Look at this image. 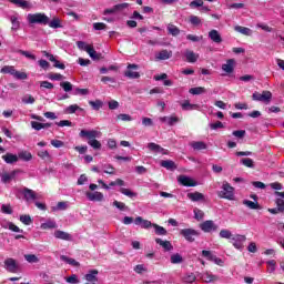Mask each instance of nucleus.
Masks as SVG:
<instances>
[{
  "mask_svg": "<svg viewBox=\"0 0 284 284\" xmlns=\"http://www.w3.org/2000/svg\"><path fill=\"white\" fill-rule=\"evenodd\" d=\"M178 182L180 185H183L184 187H196L199 185V183H196L194 179L187 175H180L178 178Z\"/></svg>",
  "mask_w": 284,
  "mask_h": 284,
  "instance_id": "9",
  "label": "nucleus"
},
{
  "mask_svg": "<svg viewBox=\"0 0 284 284\" xmlns=\"http://www.w3.org/2000/svg\"><path fill=\"white\" fill-rule=\"evenodd\" d=\"M243 205H246V207H248L250 210H261V204H258V202L244 200Z\"/></svg>",
  "mask_w": 284,
  "mask_h": 284,
  "instance_id": "39",
  "label": "nucleus"
},
{
  "mask_svg": "<svg viewBox=\"0 0 284 284\" xmlns=\"http://www.w3.org/2000/svg\"><path fill=\"white\" fill-rule=\"evenodd\" d=\"M65 281L67 283L78 284L79 277L77 276V274H72L71 276L67 277Z\"/></svg>",
  "mask_w": 284,
  "mask_h": 284,
  "instance_id": "64",
  "label": "nucleus"
},
{
  "mask_svg": "<svg viewBox=\"0 0 284 284\" xmlns=\"http://www.w3.org/2000/svg\"><path fill=\"white\" fill-rule=\"evenodd\" d=\"M60 88L64 90V92H72V83L64 81L60 83Z\"/></svg>",
  "mask_w": 284,
  "mask_h": 284,
  "instance_id": "58",
  "label": "nucleus"
},
{
  "mask_svg": "<svg viewBox=\"0 0 284 284\" xmlns=\"http://www.w3.org/2000/svg\"><path fill=\"white\" fill-rule=\"evenodd\" d=\"M253 101H261L262 103H268L272 102V92L271 91H263L262 93L254 92L252 95Z\"/></svg>",
  "mask_w": 284,
  "mask_h": 284,
  "instance_id": "6",
  "label": "nucleus"
},
{
  "mask_svg": "<svg viewBox=\"0 0 284 284\" xmlns=\"http://www.w3.org/2000/svg\"><path fill=\"white\" fill-rule=\"evenodd\" d=\"M88 54L92 61H101V59H103V54L98 53L97 50H94V47L92 49H88Z\"/></svg>",
  "mask_w": 284,
  "mask_h": 284,
  "instance_id": "33",
  "label": "nucleus"
},
{
  "mask_svg": "<svg viewBox=\"0 0 284 284\" xmlns=\"http://www.w3.org/2000/svg\"><path fill=\"white\" fill-rule=\"evenodd\" d=\"M202 256H204V258H206L207 261H212L213 263H215V265L223 266V260L219 258L211 251H202Z\"/></svg>",
  "mask_w": 284,
  "mask_h": 284,
  "instance_id": "13",
  "label": "nucleus"
},
{
  "mask_svg": "<svg viewBox=\"0 0 284 284\" xmlns=\"http://www.w3.org/2000/svg\"><path fill=\"white\" fill-rule=\"evenodd\" d=\"M20 194L23 195L27 203H29V201H37V199H39V196H37V192L28 187H23L22 190H20Z\"/></svg>",
  "mask_w": 284,
  "mask_h": 284,
  "instance_id": "12",
  "label": "nucleus"
},
{
  "mask_svg": "<svg viewBox=\"0 0 284 284\" xmlns=\"http://www.w3.org/2000/svg\"><path fill=\"white\" fill-rule=\"evenodd\" d=\"M190 145L193 150H207V144L203 141L191 142Z\"/></svg>",
  "mask_w": 284,
  "mask_h": 284,
  "instance_id": "38",
  "label": "nucleus"
},
{
  "mask_svg": "<svg viewBox=\"0 0 284 284\" xmlns=\"http://www.w3.org/2000/svg\"><path fill=\"white\" fill-rule=\"evenodd\" d=\"M108 24L103 22H94L93 23V30H106Z\"/></svg>",
  "mask_w": 284,
  "mask_h": 284,
  "instance_id": "62",
  "label": "nucleus"
},
{
  "mask_svg": "<svg viewBox=\"0 0 284 284\" xmlns=\"http://www.w3.org/2000/svg\"><path fill=\"white\" fill-rule=\"evenodd\" d=\"M155 243L158 245H161V247H163L164 252H172V250H174V246L172 245V243L170 241H163L161 239H155Z\"/></svg>",
  "mask_w": 284,
  "mask_h": 284,
  "instance_id": "23",
  "label": "nucleus"
},
{
  "mask_svg": "<svg viewBox=\"0 0 284 284\" xmlns=\"http://www.w3.org/2000/svg\"><path fill=\"white\" fill-rule=\"evenodd\" d=\"M2 159L6 163H8L9 165H12V163H17V161H19V155L7 153L2 155Z\"/></svg>",
  "mask_w": 284,
  "mask_h": 284,
  "instance_id": "29",
  "label": "nucleus"
},
{
  "mask_svg": "<svg viewBox=\"0 0 284 284\" xmlns=\"http://www.w3.org/2000/svg\"><path fill=\"white\" fill-rule=\"evenodd\" d=\"M85 196L89 201H98L101 202L103 201V193L95 191V192H87Z\"/></svg>",
  "mask_w": 284,
  "mask_h": 284,
  "instance_id": "24",
  "label": "nucleus"
},
{
  "mask_svg": "<svg viewBox=\"0 0 284 284\" xmlns=\"http://www.w3.org/2000/svg\"><path fill=\"white\" fill-rule=\"evenodd\" d=\"M54 237L55 239H60L61 241H71L72 236L70 235V233L58 230L54 232Z\"/></svg>",
  "mask_w": 284,
  "mask_h": 284,
  "instance_id": "30",
  "label": "nucleus"
},
{
  "mask_svg": "<svg viewBox=\"0 0 284 284\" xmlns=\"http://www.w3.org/2000/svg\"><path fill=\"white\" fill-rule=\"evenodd\" d=\"M160 121L162 123H168V125H175V123H179V118H176V116H162V118H160Z\"/></svg>",
  "mask_w": 284,
  "mask_h": 284,
  "instance_id": "36",
  "label": "nucleus"
},
{
  "mask_svg": "<svg viewBox=\"0 0 284 284\" xmlns=\"http://www.w3.org/2000/svg\"><path fill=\"white\" fill-rule=\"evenodd\" d=\"M89 105L95 111L101 110L103 108V101L101 100H95V101H89Z\"/></svg>",
  "mask_w": 284,
  "mask_h": 284,
  "instance_id": "48",
  "label": "nucleus"
},
{
  "mask_svg": "<svg viewBox=\"0 0 284 284\" xmlns=\"http://www.w3.org/2000/svg\"><path fill=\"white\" fill-rule=\"evenodd\" d=\"M189 92L190 94L199 95V94H205L206 90L203 87H196V88H191Z\"/></svg>",
  "mask_w": 284,
  "mask_h": 284,
  "instance_id": "46",
  "label": "nucleus"
},
{
  "mask_svg": "<svg viewBox=\"0 0 284 284\" xmlns=\"http://www.w3.org/2000/svg\"><path fill=\"white\" fill-rule=\"evenodd\" d=\"M209 38L211 39V41H213L214 43H223V38H221V33H219L216 30H211L209 32Z\"/></svg>",
  "mask_w": 284,
  "mask_h": 284,
  "instance_id": "28",
  "label": "nucleus"
},
{
  "mask_svg": "<svg viewBox=\"0 0 284 284\" xmlns=\"http://www.w3.org/2000/svg\"><path fill=\"white\" fill-rule=\"evenodd\" d=\"M29 23H38L39 26H48L49 18L45 13H29L27 17Z\"/></svg>",
  "mask_w": 284,
  "mask_h": 284,
  "instance_id": "3",
  "label": "nucleus"
},
{
  "mask_svg": "<svg viewBox=\"0 0 284 284\" xmlns=\"http://www.w3.org/2000/svg\"><path fill=\"white\" fill-rule=\"evenodd\" d=\"M233 241V246L236 250H243V243H245V241H247V237H245V235H235L232 237Z\"/></svg>",
  "mask_w": 284,
  "mask_h": 284,
  "instance_id": "16",
  "label": "nucleus"
},
{
  "mask_svg": "<svg viewBox=\"0 0 284 284\" xmlns=\"http://www.w3.org/2000/svg\"><path fill=\"white\" fill-rule=\"evenodd\" d=\"M42 54L47 57V59H49L51 63H53V68H58L59 70H65V64L60 63L59 60H57V58H54L53 54H51L48 51H42Z\"/></svg>",
  "mask_w": 284,
  "mask_h": 284,
  "instance_id": "14",
  "label": "nucleus"
},
{
  "mask_svg": "<svg viewBox=\"0 0 284 284\" xmlns=\"http://www.w3.org/2000/svg\"><path fill=\"white\" fill-rule=\"evenodd\" d=\"M126 8H130V3H128V2L115 4L111 9H105L103 11V14L104 16L116 14V12H123V10H125Z\"/></svg>",
  "mask_w": 284,
  "mask_h": 284,
  "instance_id": "10",
  "label": "nucleus"
},
{
  "mask_svg": "<svg viewBox=\"0 0 284 284\" xmlns=\"http://www.w3.org/2000/svg\"><path fill=\"white\" fill-rule=\"evenodd\" d=\"M17 52H18V54H22V57H26L27 59H30L31 61H36V59H37V55L30 53L29 51H23V50L19 49Z\"/></svg>",
  "mask_w": 284,
  "mask_h": 284,
  "instance_id": "51",
  "label": "nucleus"
},
{
  "mask_svg": "<svg viewBox=\"0 0 284 284\" xmlns=\"http://www.w3.org/2000/svg\"><path fill=\"white\" fill-rule=\"evenodd\" d=\"M148 148L151 152H154L155 154H170V151L168 149H164L163 146L154 142H150L148 144Z\"/></svg>",
  "mask_w": 284,
  "mask_h": 284,
  "instance_id": "15",
  "label": "nucleus"
},
{
  "mask_svg": "<svg viewBox=\"0 0 284 284\" xmlns=\"http://www.w3.org/2000/svg\"><path fill=\"white\" fill-rule=\"evenodd\" d=\"M113 206L118 207V210H120L121 212H125V210H128V206L125 205V203L119 202L116 200L113 202Z\"/></svg>",
  "mask_w": 284,
  "mask_h": 284,
  "instance_id": "60",
  "label": "nucleus"
},
{
  "mask_svg": "<svg viewBox=\"0 0 284 284\" xmlns=\"http://www.w3.org/2000/svg\"><path fill=\"white\" fill-rule=\"evenodd\" d=\"M10 20L12 23L11 30L17 31L19 30V28H21V23L19 22V19L17 18V16H12Z\"/></svg>",
  "mask_w": 284,
  "mask_h": 284,
  "instance_id": "49",
  "label": "nucleus"
},
{
  "mask_svg": "<svg viewBox=\"0 0 284 284\" xmlns=\"http://www.w3.org/2000/svg\"><path fill=\"white\" fill-rule=\"evenodd\" d=\"M18 159H21L22 161H32V153H30V151H21L18 154Z\"/></svg>",
  "mask_w": 284,
  "mask_h": 284,
  "instance_id": "42",
  "label": "nucleus"
},
{
  "mask_svg": "<svg viewBox=\"0 0 284 284\" xmlns=\"http://www.w3.org/2000/svg\"><path fill=\"white\" fill-rule=\"evenodd\" d=\"M2 214H12L14 211L12 210V205L10 204H2L1 205Z\"/></svg>",
  "mask_w": 284,
  "mask_h": 284,
  "instance_id": "59",
  "label": "nucleus"
},
{
  "mask_svg": "<svg viewBox=\"0 0 284 284\" xmlns=\"http://www.w3.org/2000/svg\"><path fill=\"white\" fill-rule=\"evenodd\" d=\"M171 263L173 265H179V264L183 263V256L179 253L172 254L171 255Z\"/></svg>",
  "mask_w": 284,
  "mask_h": 284,
  "instance_id": "44",
  "label": "nucleus"
},
{
  "mask_svg": "<svg viewBox=\"0 0 284 284\" xmlns=\"http://www.w3.org/2000/svg\"><path fill=\"white\" fill-rule=\"evenodd\" d=\"M99 271L98 270H90L85 275L84 278L88 283L94 284L99 281Z\"/></svg>",
  "mask_w": 284,
  "mask_h": 284,
  "instance_id": "18",
  "label": "nucleus"
},
{
  "mask_svg": "<svg viewBox=\"0 0 284 284\" xmlns=\"http://www.w3.org/2000/svg\"><path fill=\"white\" fill-rule=\"evenodd\" d=\"M166 30L172 37H179L181 34V30L172 23L168 24Z\"/></svg>",
  "mask_w": 284,
  "mask_h": 284,
  "instance_id": "37",
  "label": "nucleus"
},
{
  "mask_svg": "<svg viewBox=\"0 0 284 284\" xmlns=\"http://www.w3.org/2000/svg\"><path fill=\"white\" fill-rule=\"evenodd\" d=\"M24 260L28 262V263H39V257L34 254H27L24 255Z\"/></svg>",
  "mask_w": 284,
  "mask_h": 284,
  "instance_id": "57",
  "label": "nucleus"
},
{
  "mask_svg": "<svg viewBox=\"0 0 284 284\" xmlns=\"http://www.w3.org/2000/svg\"><path fill=\"white\" fill-rule=\"evenodd\" d=\"M59 210H68V203L67 202H59L55 206H52V212H59Z\"/></svg>",
  "mask_w": 284,
  "mask_h": 284,
  "instance_id": "52",
  "label": "nucleus"
},
{
  "mask_svg": "<svg viewBox=\"0 0 284 284\" xmlns=\"http://www.w3.org/2000/svg\"><path fill=\"white\" fill-rule=\"evenodd\" d=\"M194 219L196 220V221H203V219H204V216H205V213L202 211V210H200V209H194Z\"/></svg>",
  "mask_w": 284,
  "mask_h": 284,
  "instance_id": "56",
  "label": "nucleus"
},
{
  "mask_svg": "<svg viewBox=\"0 0 284 284\" xmlns=\"http://www.w3.org/2000/svg\"><path fill=\"white\" fill-rule=\"evenodd\" d=\"M275 196H277L275 203L280 212H284V192L275 191Z\"/></svg>",
  "mask_w": 284,
  "mask_h": 284,
  "instance_id": "26",
  "label": "nucleus"
},
{
  "mask_svg": "<svg viewBox=\"0 0 284 284\" xmlns=\"http://www.w3.org/2000/svg\"><path fill=\"white\" fill-rule=\"evenodd\" d=\"M65 114H77V112H84L83 108L79 104H71L64 110Z\"/></svg>",
  "mask_w": 284,
  "mask_h": 284,
  "instance_id": "31",
  "label": "nucleus"
},
{
  "mask_svg": "<svg viewBox=\"0 0 284 284\" xmlns=\"http://www.w3.org/2000/svg\"><path fill=\"white\" fill-rule=\"evenodd\" d=\"M77 47L79 50H84V52H88V50H92V45L87 44L84 41H78Z\"/></svg>",
  "mask_w": 284,
  "mask_h": 284,
  "instance_id": "53",
  "label": "nucleus"
},
{
  "mask_svg": "<svg viewBox=\"0 0 284 284\" xmlns=\"http://www.w3.org/2000/svg\"><path fill=\"white\" fill-rule=\"evenodd\" d=\"M199 104H192L190 101L182 103V110H197Z\"/></svg>",
  "mask_w": 284,
  "mask_h": 284,
  "instance_id": "55",
  "label": "nucleus"
},
{
  "mask_svg": "<svg viewBox=\"0 0 284 284\" xmlns=\"http://www.w3.org/2000/svg\"><path fill=\"white\" fill-rule=\"evenodd\" d=\"M0 72L2 74H11V77H13L14 79H17L18 81H26V79H28V73L26 72H20L17 71V69H14L13 65H4Z\"/></svg>",
  "mask_w": 284,
  "mask_h": 284,
  "instance_id": "2",
  "label": "nucleus"
},
{
  "mask_svg": "<svg viewBox=\"0 0 284 284\" xmlns=\"http://www.w3.org/2000/svg\"><path fill=\"white\" fill-rule=\"evenodd\" d=\"M4 270H7V272H10L11 274H17V272L21 270V266H19L17 260L9 257L4 260Z\"/></svg>",
  "mask_w": 284,
  "mask_h": 284,
  "instance_id": "7",
  "label": "nucleus"
},
{
  "mask_svg": "<svg viewBox=\"0 0 284 284\" xmlns=\"http://www.w3.org/2000/svg\"><path fill=\"white\" fill-rule=\"evenodd\" d=\"M201 281L204 283H214V281H219V276L211 274V273H201L200 275Z\"/></svg>",
  "mask_w": 284,
  "mask_h": 284,
  "instance_id": "21",
  "label": "nucleus"
},
{
  "mask_svg": "<svg viewBox=\"0 0 284 284\" xmlns=\"http://www.w3.org/2000/svg\"><path fill=\"white\" fill-rule=\"evenodd\" d=\"M153 227H154L155 234H158V236H165L168 234V230H165V227H163L159 224H153Z\"/></svg>",
  "mask_w": 284,
  "mask_h": 284,
  "instance_id": "45",
  "label": "nucleus"
},
{
  "mask_svg": "<svg viewBox=\"0 0 284 284\" xmlns=\"http://www.w3.org/2000/svg\"><path fill=\"white\" fill-rule=\"evenodd\" d=\"M240 163H242V165H245V168H252L254 169V160L250 159V158H244L240 160Z\"/></svg>",
  "mask_w": 284,
  "mask_h": 284,
  "instance_id": "50",
  "label": "nucleus"
},
{
  "mask_svg": "<svg viewBox=\"0 0 284 284\" xmlns=\"http://www.w3.org/2000/svg\"><path fill=\"white\" fill-rule=\"evenodd\" d=\"M60 261H63L64 263H68L69 265H72L73 267H80V265H81V263H79L77 260L68 257L65 255H61Z\"/></svg>",
  "mask_w": 284,
  "mask_h": 284,
  "instance_id": "34",
  "label": "nucleus"
},
{
  "mask_svg": "<svg viewBox=\"0 0 284 284\" xmlns=\"http://www.w3.org/2000/svg\"><path fill=\"white\" fill-rule=\"evenodd\" d=\"M47 26H49V28H53V30H57L59 28H63V24H61V19L59 18H53L51 21H50V18H49V23H47Z\"/></svg>",
  "mask_w": 284,
  "mask_h": 284,
  "instance_id": "35",
  "label": "nucleus"
},
{
  "mask_svg": "<svg viewBox=\"0 0 284 284\" xmlns=\"http://www.w3.org/2000/svg\"><path fill=\"white\" fill-rule=\"evenodd\" d=\"M156 59L159 61H168V59H172V51L162 50L158 53Z\"/></svg>",
  "mask_w": 284,
  "mask_h": 284,
  "instance_id": "32",
  "label": "nucleus"
},
{
  "mask_svg": "<svg viewBox=\"0 0 284 284\" xmlns=\"http://www.w3.org/2000/svg\"><path fill=\"white\" fill-rule=\"evenodd\" d=\"M160 165L161 168H165V170H169L170 172H174L175 170H179V166L172 160H162L160 162Z\"/></svg>",
  "mask_w": 284,
  "mask_h": 284,
  "instance_id": "19",
  "label": "nucleus"
},
{
  "mask_svg": "<svg viewBox=\"0 0 284 284\" xmlns=\"http://www.w3.org/2000/svg\"><path fill=\"white\" fill-rule=\"evenodd\" d=\"M133 70H139V65L138 64H128L126 71L124 72V77H126L128 79H140L141 74Z\"/></svg>",
  "mask_w": 284,
  "mask_h": 284,
  "instance_id": "11",
  "label": "nucleus"
},
{
  "mask_svg": "<svg viewBox=\"0 0 284 284\" xmlns=\"http://www.w3.org/2000/svg\"><path fill=\"white\" fill-rule=\"evenodd\" d=\"M10 3H13L14 6H18V8H23V10L30 8V3L26 0H9Z\"/></svg>",
  "mask_w": 284,
  "mask_h": 284,
  "instance_id": "41",
  "label": "nucleus"
},
{
  "mask_svg": "<svg viewBox=\"0 0 284 284\" xmlns=\"http://www.w3.org/2000/svg\"><path fill=\"white\" fill-rule=\"evenodd\" d=\"M81 139H88V144L93 148V150H101V142H99V136H101V131L97 130H81L79 133Z\"/></svg>",
  "mask_w": 284,
  "mask_h": 284,
  "instance_id": "1",
  "label": "nucleus"
},
{
  "mask_svg": "<svg viewBox=\"0 0 284 284\" xmlns=\"http://www.w3.org/2000/svg\"><path fill=\"white\" fill-rule=\"evenodd\" d=\"M200 230L206 234H210L212 232H216L219 230V225H216L212 220H206L200 224Z\"/></svg>",
  "mask_w": 284,
  "mask_h": 284,
  "instance_id": "8",
  "label": "nucleus"
},
{
  "mask_svg": "<svg viewBox=\"0 0 284 284\" xmlns=\"http://www.w3.org/2000/svg\"><path fill=\"white\" fill-rule=\"evenodd\" d=\"M236 61L234 59H229L225 64H222L223 72H226L227 74H232L234 72V65Z\"/></svg>",
  "mask_w": 284,
  "mask_h": 284,
  "instance_id": "22",
  "label": "nucleus"
},
{
  "mask_svg": "<svg viewBox=\"0 0 284 284\" xmlns=\"http://www.w3.org/2000/svg\"><path fill=\"white\" fill-rule=\"evenodd\" d=\"M187 199H190V201H193L194 203H197L199 201H205V195L201 192H193L187 193Z\"/></svg>",
  "mask_w": 284,
  "mask_h": 284,
  "instance_id": "27",
  "label": "nucleus"
},
{
  "mask_svg": "<svg viewBox=\"0 0 284 284\" xmlns=\"http://www.w3.org/2000/svg\"><path fill=\"white\" fill-rule=\"evenodd\" d=\"M120 192L121 194H124V196H129V199H134L138 196V194L130 189L121 187Z\"/></svg>",
  "mask_w": 284,
  "mask_h": 284,
  "instance_id": "47",
  "label": "nucleus"
},
{
  "mask_svg": "<svg viewBox=\"0 0 284 284\" xmlns=\"http://www.w3.org/2000/svg\"><path fill=\"white\" fill-rule=\"evenodd\" d=\"M180 235L187 241V243H194L199 236H201V232L194 229H182L180 231Z\"/></svg>",
  "mask_w": 284,
  "mask_h": 284,
  "instance_id": "4",
  "label": "nucleus"
},
{
  "mask_svg": "<svg viewBox=\"0 0 284 284\" xmlns=\"http://www.w3.org/2000/svg\"><path fill=\"white\" fill-rule=\"evenodd\" d=\"M21 172V170H13L11 173L4 172L1 174V182L2 183H10L17 175Z\"/></svg>",
  "mask_w": 284,
  "mask_h": 284,
  "instance_id": "17",
  "label": "nucleus"
},
{
  "mask_svg": "<svg viewBox=\"0 0 284 284\" xmlns=\"http://www.w3.org/2000/svg\"><path fill=\"white\" fill-rule=\"evenodd\" d=\"M20 221L23 225H31L32 217L30 215H20Z\"/></svg>",
  "mask_w": 284,
  "mask_h": 284,
  "instance_id": "61",
  "label": "nucleus"
},
{
  "mask_svg": "<svg viewBox=\"0 0 284 284\" xmlns=\"http://www.w3.org/2000/svg\"><path fill=\"white\" fill-rule=\"evenodd\" d=\"M220 236L221 239H232V232L230 230H222Z\"/></svg>",
  "mask_w": 284,
  "mask_h": 284,
  "instance_id": "63",
  "label": "nucleus"
},
{
  "mask_svg": "<svg viewBox=\"0 0 284 284\" xmlns=\"http://www.w3.org/2000/svg\"><path fill=\"white\" fill-rule=\"evenodd\" d=\"M220 199H226L227 201H234V186L225 182L222 185V191L219 192Z\"/></svg>",
  "mask_w": 284,
  "mask_h": 284,
  "instance_id": "5",
  "label": "nucleus"
},
{
  "mask_svg": "<svg viewBox=\"0 0 284 284\" xmlns=\"http://www.w3.org/2000/svg\"><path fill=\"white\" fill-rule=\"evenodd\" d=\"M184 57H185L187 63H196V61H199V54H196L192 50H186L184 52Z\"/></svg>",
  "mask_w": 284,
  "mask_h": 284,
  "instance_id": "25",
  "label": "nucleus"
},
{
  "mask_svg": "<svg viewBox=\"0 0 284 284\" xmlns=\"http://www.w3.org/2000/svg\"><path fill=\"white\" fill-rule=\"evenodd\" d=\"M135 225H141L143 230H149V227H154V224L151 223L149 220H143V217L138 216L134 220Z\"/></svg>",
  "mask_w": 284,
  "mask_h": 284,
  "instance_id": "20",
  "label": "nucleus"
},
{
  "mask_svg": "<svg viewBox=\"0 0 284 284\" xmlns=\"http://www.w3.org/2000/svg\"><path fill=\"white\" fill-rule=\"evenodd\" d=\"M41 230H57V222L49 220L41 224Z\"/></svg>",
  "mask_w": 284,
  "mask_h": 284,
  "instance_id": "40",
  "label": "nucleus"
},
{
  "mask_svg": "<svg viewBox=\"0 0 284 284\" xmlns=\"http://www.w3.org/2000/svg\"><path fill=\"white\" fill-rule=\"evenodd\" d=\"M51 81H63L64 77L61 73H49L47 75Z\"/></svg>",
  "mask_w": 284,
  "mask_h": 284,
  "instance_id": "54",
  "label": "nucleus"
},
{
  "mask_svg": "<svg viewBox=\"0 0 284 284\" xmlns=\"http://www.w3.org/2000/svg\"><path fill=\"white\" fill-rule=\"evenodd\" d=\"M235 31L240 32V34H245V37H250V34H252V29L246 27L236 26Z\"/></svg>",
  "mask_w": 284,
  "mask_h": 284,
  "instance_id": "43",
  "label": "nucleus"
}]
</instances>
